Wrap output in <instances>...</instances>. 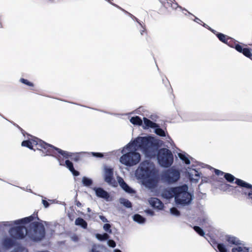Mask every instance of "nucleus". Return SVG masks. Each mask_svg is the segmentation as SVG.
<instances>
[{
	"mask_svg": "<svg viewBox=\"0 0 252 252\" xmlns=\"http://www.w3.org/2000/svg\"><path fill=\"white\" fill-rule=\"evenodd\" d=\"M33 217L32 216H31L30 217H26L14 221H2L0 223V226H11L14 224L18 225L20 224H26L30 222L33 220Z\"/></svg>",
	"mask_w": 252,
	"mask_h": 252,
	"instance_id": "ddd939ff",
	"label": "nucleus"
},
{
	"mask_svg": "<svg viewBox=\"0 0 252 252\" xmlns=\"http://www.w3.org/2000/svg\"><path fill=\"white\" fill-rule=\"evenodd\" d=\"M195 22L199 23V22H201V21L197 17H195V19L193 20Z\"/></svg>",
	"mask_w": 252,
	"mask_h": 252,
	"instance_id": "3c124183",
	"label": "nucleus"
},
{
	"mask_svg": "<svg viewBox=\"0 0 252 252\" xmlns=\"http://www.w3.org/2000/svg\"><path fill=\"white\" fill-rule=\"evenodd\" d=\"M178 156L179 158L186 164H189L190 163V159L188 156L183 153H179Z\"/></svg>",
	"mask_w": 252,
	"mask_h": 252,
	"instance_id": "bb28decb",
	"label": "nucleus"
},
{
	"mask_svg": "<svg viewBox=\"0 0 252 252\" xmlns=\"http://www.w3.org/2000/svg\"><path fill=\"white\" fill-rule=\"evenodd\" d=\"M57 160L59 162V164L60 165L64 166L65 165L70 171H72V170H74L73 164L72 162L70 160L67 159L65 161V164H63L61 161L60 158H57Z\"/></svg>",
	"mask_w": 252,
	"mask_h": 252,
	"instance_id": "4be33fe9",
	"label": "nucleus"
},
{
	"mask_svg": "<svg viewBox=\"0 0 252 252\" xmlns=\"http://www.w3.org/2000/svg\"><path fill=\"white\" fill-rule=\"evenodd\" d=\"M225 239L229 244L237 246L232 248V252H249V249L248 248L238 246L241 245V243L240 241L237 238L232 236L227 235L226 236Z\"/></svg>",
	"mask_w": 252,
	"mask_h": 252,
	"instance_id": "1a4fd4ad",
	"label": "nucleus"
},
{
	"mask_svg": "<svg viewBox=\"0 0 252 252\" xmlns=\"http://www.w3.org/2000/svg\"><path fill=\"white\" fill-rule=\"evenodd\" d=\"M82 183L84 186L89 187L92 185L93 182L91 179L86 177H83L82 178Z\"/></svg>",
	"mask_w": 252,
	"mask_h": 252,
	"instance_id": "a878e982",
	"label": "nucleus"
},
{
	"mask_svg": "<svg viewBox=\"0 0 252 252\" xmlns=\"http://www.w3.org/2000/svg\"><path fill=\"white\" fill-rule=\"evenodd\" d=\"M102 247L100 245H94L92 246L90 252H101L100 250L102 249Z\"/></svg>",
	"mask_w": 252,
	"mask_h": 252,
	"instance_id": "473e14b6",
	"label": "nucleus"
},
{
	"mask_svg": "<svg viewBox=\"0 0 252 252\" xmlns=\"http://www.w3.org/2000/svg\"><path fill=\"white\" fill-rule=\"evenodd\" d=\"M111 4H112L113 5H114V6H115L117 7H119L118 6H117V5H116L115 4H114V3H111Z\"/></svg>",
	"mask_w": 252,
	"mask_h": 252,
	"instance_id": "052dcab7",
	"label": "nucleus"
},
{
	"mask_svg": "<svg viewBox=\"0 0 252 252\" xmlns=\"http://www.w3.org/2000/svg\"><path fill=\"white\" fill-rule=\"evenodd\" d=\"M91 154L94 157L97 158H102L103 157V154L100 153L92 152Z\"/></svg>",
	"mask_w": 252,
	"mask_h": 252,
	"instance_id": "c03bdc74",
	"label": "nucleus"
},
{
	"mask_svg": "<svg viewBox=\"0 0 252 252\" xmlns=\"http://www.w3.org/2000/svg\"><path fill=\"white\" fill-rule=\"evenodd\" d=\"M203 26L206 28H208V27H209V26L205 23L203 24Z\"/></svg>",
	"mask_w": 252,
	"mask_h": 252,
	"instance_id": "4d7b16f0",
	"label": "nucleus"
},
{
	"mask_svg": "<svg viewBox=\"0 0 252 252\" xmlns=\"http://www.w3.org/2000/svg\"><path fill=\"white\" fill-rule=\"evenodd\" d=\"M180 177L178 170L172 168L163 171L161 174V180L163 183L171 184L176 182Z\"/></svg>",
	"mask_w": 252,
	"mask_h": 252,
	"instance_id": "6e6552de",
	"label": "nucleus"
},
{
	"mask_svg": "<svg viewBox=\"0 0 252 252\" xmlns=\"http://www.w3.org/2000/svg\"><path fill=\"white\" fill-rule=\"evenodd\" d=\"M167 4L170 6L173 9H176L177 7H179L182 10L187 11L185 8H183L181 6H179L174 0H169L167 1Z\"/></svg>",
	"mask_w": 252,
	"mask_h": 252,
	"instance_id": "cd10ccee",
	"label": "nucleus"
},
{
	"mask_svg": "<svg viewBox=\"0 0 252 252\" xmlns=\"http://www.w3.org/2000/svg\"><path fill=\"white\" fill-rule=\"evenodd\" d=\"M242 54L246 57L252 59V54L249 48H245L244 51H243Z\"/></svg>",
	"mask_w": 252,
	"mask_h": 252,
	"instance_id": "7c9ffc66",
	"label": "nucleus"
},
{
	"mask_svg": "<svg viewBox=\"0 0 252 252\" xmlns=\"http://www.w3.org/2000/svg\"><path fill=\"white\" fill-rule=\"evenodd\" d=\"M157 155L158 162L161 166L168 167L173 163V156L169 150L166 148L160 149L158 152L157 151L156 156Z\"/></svg>",
	"mask_w": 252,
	"mask_h": 252,
	"instance_id": "423d86ee",
	"label": "nucleus"
},
{
	"mask_svg": "<svg viewBox=\"0 0 252 252\" xmlns=\"http://www.w3.org/2000/svg\"><path fill=\"white\" fill-rule=\"evenodd\" d=\"M178 191L175 196V203L182 206L188 205L191 203L193 195L188 191V187L186 185L178 187Z\"/></svg>",
	"mask_w": 252,
	"mask_h": 252,
	"instance_id": "20e7f679",
	"label": "nucleus"
},
{
	"mask_svg": "<svg viewBox=\"0 0 252 252\" xmlns=\"http://www.w3.org/2000/svg\"><path fill=\"white\" fill-rule=\"evenodd\" d=\"M117 180L120 186L126 192L130 194L135 193V191L124 181V179L122 177L118 176L117 177Z\"/></svg>",
	"mask_w": 252,
	"mask_h": 252,
	"instance_id": "f3484780",
	"label": "nucleus"
},
{
	"mask_svg": "<svg viewBox=\"0 0 252 252\" xmlns=\"http://www.w3.org/2000/svg\"><path fill=\"white\" fill-rule=\"evenodd\" d=\"M104 181L109 185H111L113 180V169L111 167H104Z\"/></svg>",
	"mask_w": 252,
	"mask_h": 252,
	"instance_id": "4468645a",
	"label": "nucleus"
},
{
	"mask_svg": "<svg viewBox=\"0 0 252 252\" xmlns=\"http://www.w3.org/2000/svg\"><path fill=\"white\" fill-rule=\"evenodd\" d=\"M15 241L10 238H5L2 241V246L6 249H9L12 247L15 244Z\"/></svg>",
	"mask_w": 252,
	"mask_h": 252,
	"instance_id": "aec40b11",
	"label": "nucleus"
},
{
	"mask_svg": "<svg viewBox=\"0 0 252 252\" xmlns=\"http://www.w3.org/2000/svg\"><path fill=\"white\" fill-rule=\"evenodd\" d=\"M230 47H232L233 48H234L238 52L242 53L243 51H244L245 48H243V47L239 44H236L234 46L231 45Z\"/></svg>",
	"mask_w": 252,
	"mask_h": 252,
	"instance_id": "f704fd0d",
	"label": "nucleus"
},
{
	"mask_svg": "<svg viewBox=\"0 0 252 252\" xmlns=\"http://www.w3.org/2000/svg\"><path fill=\"white\" fill-rule=\"evenodd\" d=\"M189 175L190 180L194 183L198 182L199 180L200 174L195 169H192L190 170V171L189 172Z\"/></svg>",
	"mask_w": 252,
	"mask_h": 252,
	"instance_id": "6ab92c4d",
	"label": "nucleus"
},
{
	"mask_svg": "<svg viewBox=\"0 0 252 252\" xmlns=\"http://www.w3.org/2000/svg\"><path fill=\"white\" fill-rule=\"evenodd\" d=\"M178 190L179 189H178V187L171 188L164 190L162 193V195L163 197L166 199H170L173 197H174L175 199L176 192L177 191H178Z\"/></svg>",
	"mask_w": 252,
	"mask_h": 252,
	"instance_id": "dca6fc26",
	"label": "nucleus"
},
{
	"mask_svg": "<svg viewBox=\"0 0 252 252\" xmlns=\"http://www.w3.org/2000/svg\"><path fill=\"white\" fill-rule=\"evenodd\" d=\"M158 170L153 162L149 160L142 162L135 172L137 179L154 181L157 179Z\"/></svg>",
	"mask_w": 252,
	"mask_h": 252,
	"instance_id": "f03ea898",
	"label": "nucleus"
},
{
	"mask_svg": "<svg viewBox=\"0 0 252 252\" xmlns=\"http://www.w3.org/2000/svg\"><path fill=\"white\" fill-rule=\"evenodd\" d=\"M82 215H84V214L82 213ZM94 215H95V213L94 212H92L90 214L84 215V216L86 217V219L87 220H91V219H94L95 218Z\"/></svg>",
	"mask_w": 252,
	"mask_h": 252,
	"instance_id": "79ce46f5",
	"label": "nucleus"
},
{
	"mask_svg": "<svg viewBox=\"0 0 252 252\" xmlns=\"http://www.w3.org/2000/svg\"><path fill=\"white\" fill-rule=\"evenodd\" d=\"M208 30H209L210 31H211V30H213L211 28H210V27H208L207 28Z\"/></svg>",
	"mask_w": 252,
	"mask_h": 252,
	"instance_id": "13d9d810",
	"label": "nucleus"
},
{
	"mask_svg": "<svg viewBox=\"0 0 252 252\" xmlns=\"http://www.w3.org/2000/svg\"><path fill=\"white\" fill-rule=\"evenodd\" d=\"M158 149V141L150 136L138 137L129 143L123 149L124 154L120 158L122 164L132 166L137 164L141 159L140 154L137 152L138 149L147 158H154L156 156Z\"/></svg>",
	"mask_w": 252,
	"mask_h": 252,
	"instance_id": "f257e3e1",
	"label": "nucleus"
},
{
	"mask_svg": "<svg viewBox=\"0 0 252 252\" xmlns=\"http://www.w3.org/2000/svg\"><path fill=\"white\" fill-rule=\"evenodd\" d=\"M21 145L30 149H33L34 146H36L37 149L42 151L43 154H46V151L47 150L48 147H50L49 144L35 137L31 139L24 140L22 142Z\"/></svg>",
	"mask_w": 252,
	"mask_h": 252,
	"instance_id": "0eeeda50",
	"label": "nucleus"
},
{
	"mask_svg": "<svg viewBox=\"0 0 252 252\" xmlns=\"http://www.w3.org/2000/svg\"><path fill=\"white\" fill-rule=\"evenodd\" d=\"M251 191V192H252V191ZM249 195H250V197L252 198V195L250 194Z\"/></svg>",
	"mask_w": 252,
	"mask_h": 252,
	"instance_id": "680f3d73",
	"label": "nucleus"
},
{
	"mask_svg": "<svg viewBox=\"0 0 252 252\" xmlns=\"http://www.w3.org/2000/svg\"><path fill=\"white\" fill-rule=\"evenodd\" d=\"M193 229L200 236H203L205 234L203 230L199 226H194Z\"/></svg>",
	"mask_w": 252,
	"mask_h": 252,
	"instance_id": "72a5a7b5",
	"label": "nucleus"
},
{
	"mask_svg": "<svg viewBox=\"0 0 252 252\" xmlns=\"http://www.w3.org/2000/svg\"><path fill=\"white\" fill-rule=\"evenodd\" d=\"M216 35L220 41L227 44L229 46H230L229 43L227 42V40L230 39L229 37L221 33H217Z\"/></svg>",
	"mask_w": 252,
	"mask_h": 252,
	"instance_id": "5701e85b",
	"label": "nucleus"
},
{
	"mask_svg": "<svg viewBox=\"0 0 252 252\" xmlns=\"http://www.w3.org/2000/svg\"><path fill=\"white\" fill-rule=\"evenodd\" d=\"M130 122L134 125L141 126L142 125V120L139 116L131 117L130 119Z\"/></svg>",
	"mask_w": 252,
	"mask_h": 252,
	"instance_id": "393cba45",
	"label": "nucleus"
},
{
	"mask_svg": "<svg viewBox=\"0 0 252 252\" xmlns=\"http://www.w3.org/2000/svg\"><path fill=\"white\" fill-rule=\"evenodd\" d=\"M74 223L76 225L80 226L83 229H86L88 226L87 221L82 218H77L76 219Z\"/></svg>",
	"mask_w": 252,
	"mask_h": 252,
	"instance_id": "412c9836",
	"label": "nucleus"
},
{
	"mask_svg": "<svg viewBox=\"0 0 252 252\" xmlns=\"http://www.w3.org/2000/svg\"><path fill=\"white\" fill-rule=\"evenodd\" d=\"M189 14L191 15H192L193 16H194V15H193L191 13H190V12H188Z\"/></svg>",
	"mask_w": 252,
	"mask_h": 252,
	"instance_id": "e2e57ef3",
	"label": "nucleus"
},
{
	"mask_svg": "<svg viewBox=\"0 0 252 252\" xmlns=\"http://www.w3.org/2000/svg\"><path fill=\"white\" fill-rule=\"evenodd\" d=\"M49 201L52 203H53L54 202V200H49Z\"/></svg>",
	"mask_w": 252,
	"mask_h": 252,
	"instance_id": "bf43d9fd",
	"label": "nucleus"
},
{
	"mask_svg": "<svg viewBox=\"0 0 252 252\" xmlns=\"http://www.w3.org/2000/svg\"><path fill=\"white\" fill-rule=\"evenodd\" d=\"M1 27V25L0 24V28Z\"/></svg>",
	"mask_w": 252,
	"mask_h": 252,
	"instance_id": "338daca9",
	"label": "nucleus"
},
{
	"mask_svg": "<svg viewBox=\"0 0 252 252\" xmlns=\"http://www.w3.org/2000/svg\"><path fill=\"white\" fill-rule=\"evenodd\" d=\"M93 190L95 191V195L97 197L103 198L106 200H108L110 197L109 194L103 189L100 187L93 188Z\"/></svg>",
	"mask_w": 252,
	"mask_h": 252,
	"instance_id": "2eb2a0df",
	"label": "nucleus"
},
{
	"mask_svg": "<svg viewBox=\"0 0 252 252\" xmlns=\"http://www.w3.org/2000/svg\"><path fill=\"white\" fill-rule=\"evenodd\" d=\"M130 16L131 17H132L133 19H135V21L141 26V27L143 28L142 30H140V34L141 35H143V32H145V29L144 28H143L142 25L141 24V23L139 22V20L136 18L135 17H134V16H133L132 15H131V14H129Z\"/></svg>",
	"mask_w": 252,
	"mask_h": 252,
	"instance_id": "ea45409f",
	"label": "nucleus"
},
{
	"mask_svg": "<svg viewBox=\"0 0 252 252\" xmlns=\"http://www.w3.org/2000/svg\"><path fill=\"white\" fill-rule=\"evenodd\" d=\"M99 218L101 220V221H103V222H108V220L104 216H103L102 215H99Z\"/></svg>",
	"mask_w": 252,
	"mask_h": 252,
	"instance_id": "de8ad7c7",
	"label": "nucleus"
},
{
	"mask_svg": "<svg viewBox=\"0 0 252 252\" xmlns=\"http://www.w3.org/2000/svg\"><path fill=\"white\" fill-rule=\"evenodd\" d=\"M114 252H122L119 249H115L114 250Z\"/></svg>",
	"mask_w": 252,
	"mask_h": 252,
	"instance_id": "864d4df0",
	"label": "nucleus"
},
{
	"mask_svg": "<svg viewBox=\"0 0 252 252\" xmlns=\"http://www.w3.org/2000/svg\"><path fill=\"white\" fill-rule=\"evenodd\" d=\"M215 173L218 176L223 175V174L224 175L225 174L223 172L219 169H215Z\"/></svg>",
	"mask_w": 252,
	"mask_h": 252,
	"instance_id": "a18cd8bd",
	"label": "nucleus"
},
{
	"mask_svg": "<svg viewBox=\"0 0 252 252\" xmlns=\"http://www.w3.org/2000/svg\"><path fill=\"white\" fill-rule=\"evenodd\" d=\"M227 186L230 187L229 185H227Z\"/></svg>",
	"mask_w": 252,
	"mask_h": 252,
	"instance_id": "69168bd1",
	"label": "nucleus"
},
{
	"mask_svg": "<svg viewBox=\"0 0 252 252\" xmlns=\"http://www.w3.org/2000/svg\"><path fill=\"white\" fill-rule=\"evenodd\" d=\"M211 32H213L214 34L216 35V34L218 33L215 30H211Z\"/></svg>",
	"mask_w": 252,
	"mask_h": 252,
	"instance_id": "6e6d98bb",
	"label": "nucleus"
},
{
	"mask_svg": "<svg viewBox=\"0 0 252 252\" xmlns=\"http://www.w3.org/2000/svg\"><path fill=\"white\" fill-rule=\"evenodd\" d=\"M120 202L121 204L127 208H130L132 207L131 203L127 199L121 198L120 199Z\"/></svg>",
	"mask_w": 252,
	"mask_h": 252,
	"instance_id": "c85d7f7f",
	"label": "nucleus"
},
{
	"mask_svg": "<svg viewBox=\"0 0 252 252\" xmlns=\"http://www.w3.org/2000/svg\"><path fill=\"white\" fill-rule=\"evenodd\" d=\"M42 203L45 208H48L49 206V203L44 199H42Z\"/></svg>",
	"mask_w": 252,
	"mask_h": 252,
	"instance_id": "09e8293b",
	"label": "nucleus"
},
{
	"mask_svg": "<svg viewBox=\"0 0 252 252\" xmlns=\"http://www.w3.org/2000/svg\"><path fill=\"white\" fill-rule=\"evenodd\" d=\"M87 211L89 214L92 212L91 209L90 208H87Z\"/></svg>",
	"mask_w": 252,
	"mask_h": 252,
	"instance_id": "5fc2aeb1",
	"label": "nucleus"
},
{
	"mask_svg": "<svg viewBox=\"0 0 252 252\" xmlns=\"http://www.w3.org/2000/svg\"><path fill=\"white\" fill-rule=\"evenodd\" d=\"M45 236V229L43 224L37 221L32 222L30 224V229L27 230V239L33 242L41 241Z\"/></svg>",
	"mask_w": 252,
	"mask_h": 252,
	"instance_id": "7ed1b4c3",
	"label": "nucleus"
},
{
	"mask_svg": "<svg viewBox=\"0 0 252 252\" xmlns=\"http://www.w3.org/2000/svg\"><path fill=\"white\" fill-rule=\"evenodd\" d=\"M170 213L175 216H179L180 213V211L175 207H172L170 209Z\"/></svg>",
	"mask_w": 252,
	"mask_h": 252,
	"instance_id": "c9c22d12",
	"label": "nucleus"
},
{
	"mask_svg": "<svg viewBox=\"0 0 252 252\" xmlns=\"http://www.w3.org/2000/svg\"><path fill=\"white\" fill-rule=\"evenodd\" d=\"M217 248L220 252H227L226 248L223 244H218Z\"/></svg>",
	"mask_w": 252,
	"mask_h": 252,
	"instance_id": "e433bc0d",
	"label": "nucleus"
},
{
	"mask_svg": "<svg viewBox=\"0 0 252 252\" xmlns=\"http://www.w3.org/2000/svg\"><path fill=\"white\" fill-rule=\"evenodd\" d=\"M11 252H28L27 249L22 247H19L15 249L13 251Z\"/></svg>",
	"mask_w": 252,
	"mask_h": 252,
	"instance_id": "a19ab883",
	"label": "nucleus"
},
{
	"mask_svg": "<svg viewBox=\"0 0 252 252\" xmlns=\"http://www.w3.org/2000/svg\"><path fill=\"white\" fill-rule=\"evenodd\" d=\"M133 220L139 224H144L146 219L139 214H135L133 216Z\"/></svg>",
	"mask_w": 252,
	"mask_h": 252,
	"instance_id": "b1692460",
	"label": "nucleus"
},
{
	"mask_svg": "<svg viewBox=\"0 0 252 252\" xmlns=\"http://www.w3.org/2000/svg\"><path fill=\"white\" fill-rule=\"evenodd\" d=\"M95 237L98 240L102 241L108 240L109 238V235L107 233H103L102 234L97 233L95 234Z\"/></svg>",
	"mask_w": 252,
	"mask_h": 252,
	"instance_id": "c756f323",
	"label": "nucleus"
},
{
	"mask_svg": "<svg viewBox=\"0 0 252 252\" xmlns=\"http://www.w3.org/2000/svg\"><path fill=\"white\" fill-rule=\"evenodd\" d=\"M70 172L74 176H78L80 174L79 171L75 170L74 169V170H72V171Z\"/></svg>",
	"mask_w": 252,
	"mask_h": 252,
	"instance_id": "8fccbe9b",
	"label": "nucleus"
},
{
	"mask_svg": "<svg viewBox=\"0 0 252 252\" xmlns=\"http://www.w3.org/2000/svg\"><path fill=\"white\" fill-rule=\"evenodd\" d=\"M104 230L109 233H112V230L111 229V225L109 223H105L104 224L103 227Z\"/></svg>",
	"mask_w": 252,
	"mask_h": 252,
	"instance_id": "58836bf2",
	"label": "nucleus"
},
{
	"mask_svg": "<svg viewBox=\"0 0 252 252\" xmlns=\"http://www.w3.org/2000/svg\"><path fill=\"white\" fill-rule=\"evenodd\" d=\"M80 153H72V155L71 156V159L73 160L74 161L77 162L81 159V157L80 156Z\"/></svg>",
	"mask_w": 252,
	"mask_h": 252,
	"instance_id": "2f4dec72",
	"label": "nucleus"
},
{
	"mask_svg": "<svg viewBox=\"0 0 252 252\" xmlns=\"http://www.w3.org/2000/svg\"><path fill=\"white\" fill-rule=\"evenodd\" d=\"M76 204L79 207H81V205H82L81 203L79 201L76 202Z\"/></svg>",
	"mask_w": 252,
	"mask_h": 252,
	"instance_id": "603ef678",
	"label": "nucleus"
},
{
	"mask_svg": "<svg viewBox=\"0 0 252 252\" xmlns=\"http://www.w3.org/2000/svg\"><path fill=\"white\" fill-rule=\"evenodd\" d=\"M149 203L153 207L158 210L162 209L164 207V205L162 202L157 198H151L149 200Z\"/></svg>",
	"mask_w": 252,
	"mask_h": 252,
	"instance_id": "a211bd4d",
	"label": "nucleus"
},
{
	"mask_svg": "<svg viewBox=\"0 0 252 252\" xmlns=\"http://www.w3.org/2000/svg\"><path fill=\"white\" fill-rule=\"evenodd\" d=\"M49 146L50 147H48L47 150L46 151V154L42 155V156H50L54 157L57 159V158H59L56 157V152H58L65 158H71L72 153L63 151L50 144H49Z\"/></svg>",
	"mask_w": 252,
	"mask_h": 252,
	"instance_id": "9d476101",
	"label": "nucleus"
},
{
	"mask_svg": "<svg viewBox=\"0 0 252 252\" xmlns=\"http://www.w3.org/2000/svg\"><path fill=\"white\" fill-rule=\"evenodd\" d=\"M145 213L150 216H153L154 215V212L151 209H148L145 211Z\"/></svg>",
	"mask_w": 252,
	"mask_h": 252,
	"instance_id": "49530a36",
	"label": "nucleus"
},
{
	"mask_svg": "<svg viewBox=\"0 0 252 252\" xmlns=\"http://www.w3.org/2000/svg\"><path fill=\"white\" fill-rule=\"evenodd\" d=\"M224 177L225 180L229 183H233L235 180V183L242 188L241 192L243 194L247 196L248 199L252 203V198L250 197V194L252 195V185L245 182L244 181L236 178L233 175L230 173H225Z\"/></svg>",
	"mask_w": 252,
	"mask_h": 252,
	"instance_id": "39448f33",
	"label": "nucleus"
},
{
	"mask_svg": "<svg viewBox=\"0 0 252 252\" xmlns=\"http://www.w3.org/2000/svg\"><path fill=\"white\" fill-rule=\"evenodd\" d=\"M27 229L22 225L11 228L9 233L11 237L15 239H22L26 236Z\"/></svg>",
	"mask_w": 252,
	"mask_h": 252,
	"instance_id": "f8f14e48",
	"label": "nucleus"
},
{
	"mask_svg": "<svg viewBox=\"0 0 252 252\" xmlns=\"http://www.w3.org/2000/svg\"><path fill=\"white\" fill-rule=\"evenodd\" d=\"M20 81L29 86L33 87V84L30 81H29L28 80L24 79V78H21L20 80Z\"/></svg>",
	"mask_w": 252,
	"mask_h": 252,
	"instance_id": "4c0bfd02",
	"label": "nucleus"
},
{
	"mask_svg": "<svg viewBox=\"0 0 252 252\" xmlns=\"http://www.w3.org/2000/svg\"><path fill=\"white\" fill-rule=\"evenodd\" d=\"M108 245L112 248H115L116 246L115 242L113 240H108L107 241Z\"/></svg>",
	"mask_w": 252,
	"mask_h": 252,
	"instance_id": "37998d69",
	"label": "nucleus"
},
{
	"mask_svg": "<svg viewBox=\"0 0 252 252\" xmlns=\"http://www.w3.org/2000/svg\"><path fill=\"white\" fill-rule=\"evenodd\" d=\"M151 119H152L153 120H155L154 118H153V117H151Z\"/></svg>",
	"mask_w": 252,
	"mask_h": 252,
	"instance_id": "0e129e2a",
	"label": "nucleus"
},
{
	"mask_svg": "<svg viewBox=\"0 0 252 252\" xmlns=\"http://www.w3.org/2000/svg\"><path fill=\"white\" fill-rule=\"evenodd\" d=\"M144 127L145 128H152L154 129L155 133L160 136L164 137L166 136L164 130L160 128L159 125L147 118H143Z\"/></svg>",
	"mask_w": 252,
	"mask_h": 252,
	"instance_id": "9b49d317",
	"label": "nucleus"
}]
</instances>
